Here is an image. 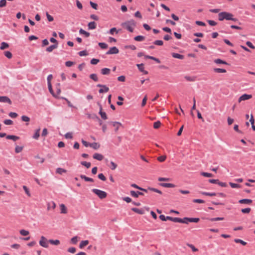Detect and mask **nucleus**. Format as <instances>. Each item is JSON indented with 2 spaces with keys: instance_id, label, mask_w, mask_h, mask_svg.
I'll return each mask as SVG.
<instances>
[{
  "instance_id": "nucleus-32",
  "label": "nucleus",
  "mask_w": 255,
  "mask_h": 255,
  "mask_svg": "<svg viewBox=\"0 0 255 255\" xmlns=\"http://www.w3.org/2000/svg\"><path fill=\"white\" fill-rule=\"evenodd\" d=\"M88 244H89V241L88 240L82 241L79 245V248L80 249H82L85 246H87Z\"/></svg>"
},
{
  "instance_id": "nucleus-3",
  "label": "nucleus",
  "mask_w": 255,
  "mask_h": 255,
  "mask_svg": "<svg viewBox=\"0 0 255 255\" xmlns=\"http://www.w3.org/2000/svg\"><path fill=\"white\" fill-rule=\"evenodd\" d=\"M92 192L97 195L101 199L106 198L107 196V193L106 192L99 189H92Z\"/></svg>"
},
{
  "instance_id": "nucleus-6",
  "label": "nucleus",
  "mask_w": 255,
  "mask_h": 255,
  "mask_svg": "<svg viewBox=\"0 0 255 255\" xmlns=\"http://www.w3.org/2000/svg\"><path fill=\"white\" fill-rule=\"evenodd\" d=\"M97 87L102 88L99 90V93H104L108 92L109 91V88L105 85L98 84Z\"/></svg>"
},
{
  "instance_id": "nucleus-13",
  "label": "nucleus",
  "mask_w": 255,
  "mask_h": 255,
  "mask_svg": "<svg viewBox=\"0 0 255 255\" xmlns=\"http://www.w3.org/2000/svg\"><path fill=\"white\" fill-rule=\"evenodd\" d=\"M110 123L112 124L113 127H115V130L116 132L118 131L119 127L122 126V124L118 122H110Z\"/></svg>"
},
{
  "instance_id": "nucleus-16",
  "label": "nucleus",
  "mask_w": 255,
  "mask_h": 255,
  "mask_svg": "<svg viewBox=\"0 0 255 255\" xmlns=\"http://www.w3.org/2000/svg\"><path fill=\"white\" fill-rule=\"evenodd\" d=\"M160 185L166 188H173L175 187V185L172 183H160Z\"/></svg>"
},
{
  "instance_id": "nucleus-12",
  "label": "nucleus",
  "mask_w": 255,
  "mask_h": 255,
  "mask_svg": "<svg viewBox=\"0 0 255 255\" xmlns=\"http://www.w3.org/2000/svg\"><path fill=\"white\" fill-rule=\"evenodd\" d=\"M130 195L135 198H137L138 197V195H143V193L141 192L137 191L135 192L134 191H131L130 192Z\"/></svg>"
},
{
  "instance_id": "nucleus-42",
  "label": "nucleus",
  "mask_w": 255,
  "mask_h": 255,
  "mask_svg": "<svg viewBox=\"0 0 255 255\" xmlns=\"http://www.w3.org/2000/svg\"><path fill=\"white\" fill-rule=\"evenodd\" d=\"M189 222L198 223L200 221L199 218H189L188 219Z\"/></svg>"
},
{
  "instance_id": "nucleus-15",
  "label": "nucleus",
  "mask_w": 255,
  "mask_h": 255,
  "mask_svg": "<svg viewBox=\"0 0 255 255\" xmlns=\"http://www.w3.org/2000/svg\"><path fill=\"white\" fill-rule=\"evenodd\" d=\"M137 66L140 71L143 72L144 74H148V72L147 71H145L144 70V68L143 64L141 63V64H137Z\"/></svg>"
},
{
  "instance_id": "nucleus-61",
  "label": "nucleus",
  "mask_w": 255,
  "mask_h": 255,
  "mask_svg": "<svg viewBox=\"0 0 255 255\" xmlns=\"http://www.w3.org/2000/svg\"><path fill=\"white\" fill-rule=\"evenodd\" d=\"M21 120L23 122H28L30 121V118L26 116H22L21 117Z\"/></svg>"
},
{
  "instance_id": "nucleus-20",
  "label": "nucleus",
  "mask_w": 255,
  "mask_h": 255,
  "mask_svg": "<svg viewBox=\"0 0 255 255\" xmlns=\"http://www.w3.org/2000/svg\"><path fill=\"white\" fill-rule=\"evenodd\" d=\"M7 139H12L13 141H16L19 139V137L14 135H8L6 136Z\"/></svg>"
},
{
  "instance_id": "nucleus-37",
  "label": "nucleus",
  "mask_w": 255,
  "mask_h": 255,
  "mask_svg": "<svg viewBox=\"0 0 255 255\" xmlns=\"http://www.w3.org/2000/svg\"><path fill=\"white\" fill-rule=\"evenodd\" d=\"M99 114L100 115L101 118L104 120H107L108 119L106 113L105 112L101 111L99 112Z\"/></svg>"
},
{
  "instance_id": "nucleus-26",
  "label": "nucleus",
  "mask_w": 255,
  "mask_h": 255,
  "mask_svg": "<svg viewBox=\"0 0 255 255\" xmlns=\"http://www.w3.org/2000/svg\"><path fill=\"white\" fill-rule=\"evenodd\" d=\"M214 62L216 64H225V65H229V63H228L226 61L223 60L221 59H216L214 60Z\"/></svg>"
},
{
  "instance_id": "nucleus-18",
  "label": "nucleus",
  "mask_w": 255,
  "mask_h": 255,
  "mask_svg": "<svg viewBox=\"0 0 255 255\" xmlns=\"http://www.w3.org/2000/svg\"><path fill=\"white\" fill-rule=\"evenodd\" d=\"M97 24L95 21L90 22L88 24V27L89 29H94L96 28Z\"/></svg>"
},
{
  "instance_id": "nucleus-17",
  "label": "nucleus",
  "mask_w": 255,
  "mask_h": 255,
  "mask_svg": "<svg viewBox=\"0 0 255 255\" xmlns=\"http://www.w3.org/2000/svg\"><path fill=\"white\" fill-rule=\"evenodd\" d=\"M58 45L57 44H54L53 45H50V46L46 48V51L48 52H52L54 49L57 48Z\"/></svg>"
},
{
  "instance_id": "nucleus-57",
  "label": "nucleus",
  "mask_w": 255,
  "mask_h": 255,
  "mask_svg": "<svg viewBox=\"0 0 255 255\" xmlns=\"http://www.w3.org/2000/svg\"><path fill=\"white\" fill-rule=\"evenodd\" d=\"M23 149L22 146H16L15 148V152L17 153L20 152Z\"/></svg>"
},
{
  "instance_id": "nucleus-54",
  "label": "nucleus",
  "mask_w": 255,
  "mask_h": 255,
  "mask_svg": "<svg viewBox=\"0 0 255 255\" xmlns=\"http://www.w3.org/2000/svg\"><path fill=\"white\" fill-rule=\"evenodd\" d=\"M110 164L111 166L110 167L112 170H115L117 167V164L113 161H111Z\"/></svg>"
},
{
  "instance_id": "nucleus-52",
  "label": "nucleus",
  "mask_w": 255,
  "mask_h": 255,
  "mask_svg": "<svg viewBox=\"0 0 255 255\" xmlns=\"http://www.w3.org/2000/svg\"><path fill=\"white\" fill-rule=\"evenodd\" d=\"M229 184L231 186V187L234 188H238L241 187V185L238 184L230 182Z\"/></svg>"
},
{
  "instance_id": "nucleus-5",
  "label": "nucleus",
  "mask_w": 255,
  "mask_h": 255,
  "mask_svg": "<svg viewBox=\"0 0 255 255\" xmlns=\"http://www.w3.org/2000/svg\"><path fill=\"white\" fill-rule=\"evenodd\" d=\"M48 241H47V239L44 236H41L40 238V240L39 241V244L41 246L44 248H48Z\"/></svg>"
},
{
  "instance_id": "nucleus-7",
  "label": "nucleus",
  "mask_w": 255,
  "mask_h": 255,
  "mask_svg": "<svg viewBox=\"0 0 255 255\" xmlns=\"http://www.w3.org/2000/svg\"><path fill=\"white\" fill-rule=\"evenodd\" d=\"M252 98V95H248L244 94L242 95L238 99L239 103L241 102L242 101L247 100Z\"/></svg>"
},
{
  "instance_id": "nucleus-55",
  "label": "nucleus",
  "mask_w": 255,
  "mask_h": 255,
  "mask_svg": "<svg viewBox=\"0 0 255 255\" xmlns=\"http://www.w3.org/2000/svg\"><path fill=\"white\" fill-rule=\"evenodd\" d=\"M19 233L21 235L24 236H27L29 234L28 231H26L25 230H21Z\"/></svg>"
},
{
  "instance_id": "nucleus-27",
  "label": "nucleus",
  "mask_w": 255,
  "mask_h": 255,
  "mask_svg": "<svg viewBox=\"0 0 255 255\" xmlns=\"http://www.w3.org/2000/svg\"><path fill=\"white\" fill-rule=\"evenodd\" d=\"M60 207L61 213L66 214L67 213V208L64 204H61L60 206Z\"/></svg>"
},
{
  "instance_id": "nucleus-23",
  "label": "nucleus",
  "mask_w": 255,
  "mask_h": 255,
  "mask_svg": "<svg viewBox=\"0 0 255 255\" xmlns=\"http://www.w3.org/2000/svg\"><path fill=\"white\" fill-rule=\"evenodd\" d=\"M144 57L146 59H149L153 60L155 61L157 63H160V60L158 58H155V57L151 56H149V55H144Z\"/></svg>"
},
{
  "instance_id": "nucleus-22",
  "label": "nucleus",
  "mask_w": 255,
  "mask_h": 255,
  "mask_svg": "<svg viewBox=\"0 0 255 255\" xmlns=\"http://www.w3.org/2000/svg\"><path fill=\"white\" fill-rule=\"evenodd\" d=\"M80 178L81 179L85 180V181L91 182H94L93 179H92L91 178H90V177H87V176H86L84 175H81L80 176Z\"/></svg>"
},
{
  "instance_id": "nucleus-43",
  "label": "nucleus",
  "mask_w": 255,
  "mask_h": 255,
  "mask_svg": "<svg viewBox=\"0 0 255 255\" xmlns=\"http://www.w3.org/2000/svg\"><path fill=\"white\" fill-rule=\"evenodd\" d=\"M99 46L103 49H107L108 47V44L106 43L100 42L99 43Z\"/></svg>"
},
{
  "instance_id": "nucleus-10",
  "label": "nucleus",
  "mask_w": 255,
  "mask_h": 255,
  "mask_svg": "<svg viewBox=\"0 0 255 255\" xmlns=\"http://www.w3.org/2000/svg\"><path fill=\"white\" fill-rule=\"evenodd\" d=\"M253 201L251 199H243L239 201V203L240 204H245L250 205L252 203Z\"/></svg>"
},
{
  "instance_id": "nucleus-62",
  "label": "nucleus",
  "mask_w": 255,
  "mask_h": 255,
  "mask_svg": "<svg viewBox=\"0 0 255 255\" xmlns=\"http://www.w3.org/2000/svg\"><path fill=\"white\" fill-rule=\"evenodd\" d=\"M90 4L93 8H94L95 9H97L98 4L97 3L91 1H90Z\"/></svg>"
},
{
  "instance_id": "nucleus-25",
  "label": "nucleus",
  "mask_w": 255,
  "mask_h": 255,
  "mask_svg": "<svg viewBox=\"0 0 255 255\" xmlns=\"http://www.w3.org/2000/svg\"><path fill=\"white\" fill-rule=\"evenodd\" d=\"M40 128L37 129L33 134L32 137L35 139H38L40 136Z\"/></svg>"
},
{
  "instance_id": "nucleus-19",
  "label": "nucleus",
  "mask_w": 255,
  "mask_h": 255,
  "mask_svg": "<svg viewBox=\"0 0 255 255\" xmlns=\"http://www.w3.org/2000/svg\"><path fill=\"white\" fill-rule=\"evenodd\" d=\"M172 56L173 58H177L179 59H183L184 58V56L183 55H181L177 53H172Z\"/></svg>"
},
{
  "instance_id": "nucleus-28",
  "label": "nucleus",
  "mask_w": 255,
  "mask_h": 255,
  "mask_svg": "<svg viewBox=\"0 0 255 255\" xmlns=\"http://www.w3.org/2000/svg\"><path fill=\"white\" fill-rule=\"evenodd\" d=\"M48 88L49 92L52 94V95L55 98H57V95L56 94V93H55L54 92V91L52 89V85L51 84L48 85Z\"/></svg>"
},
{
  "instance_id": "nucleus-9",
  "label": "nucleus",
  "mask_w": 255,
  "mask_h": 255,
  "mask_svg": "<svg viewBox=\"0 0 255 255\" xmlns=\"http://www.w3.org/2000/svg\"><path fill=\"white\" fill-rule=\"evenodd\" d=\"M0 102L7 103L9 104H11L10 99L6 96H0Z\"/></svg>"
},
{
  "instance_id": "nucleus-2",
  "label": "nucleus",
  "mask_w": 255,
  "mask_h": 255,
  "mask_svg": "<svg viewBox=\"0 0 255 255\" xmlns=\"http://www.w3.org/2000/svg\"><path fill=\"white\" fill-rule=\"evenodd\" d=\"M232 16H234L232 13L226 11H223L220 12L218 14V19L220 21H223L224 19L230 20L232 19Z\"/></svg>"
},
{
  "instance_id": "nucleus-34",
  "label": "nucleus",
  "mask_w": 255,
  "mask_h": 255,
  "mask_svg": "<svg viewBox=\"0 0 255 255\" xmlns=\"http://www.w3.org/2000/svg\"><path fill=\"white\" fill-rule=\"evenodd\" d=\"M134 39L137 41H142L145 39V37L142 35H138L134 37Z\"/></svg>"
},
{
  "instance_id": "nucleus-44",
  "label": "nucleus",
  "mask_w": 255,
  "mask_h": 255,
  "mask_svg": "<svg viewBox=\"0 0 255 255\" xmlns=\"http://www.w3.org/2000/svg\"><path fill=\"white\" fill-rule=\"evenodd\" d=\"M201 175L207 177H211L213 176V175L212 174L205 172H201Z\"/></svg>"
},
{
  "instance_id": "nucleus-30",
  "label": "nucleus",
  "mask_w": 255,
  "mask_h": 255,
  "mask_svg": "<svg viewBox=\"0 0 255 255\" xmlns=\"http://www.w3.org/2000/svg\"><path fill=\"white\" fill-rule=\"evenodd\" d=\"M207 220L214 222V221H222L224 220V218L223 217H216V218H207Z\"/></svg>"
},
{
  "instance_id": "nucleus-63",
  "label": "nucleus",
  "mask_w": 255,
  "mask_h": 255,
  "mask_svg": "<svg viewBox=\"0 0 255 255\" xmlns=\"http://www.w3.org/2000/svg\"><path fill=\"white\" fill-rule=\"evenodd\" d=\"M46 17L49 21H53V17L52 16L50 15L48 12H46Z\"/></svg>"
},
{
  "instance_id": "nucleus-38",
  "label": "nucleus",
  "mask_w": 255,
  "mask_h": 255,
  "mask_svg": "<svg viewBox=\"0 0 255 255\" xmlns=\"http://www.w3.org/2000/svg\"><path fill=\"white\" fill-rule=\"evenodd\" d=\"M67 172V170L62 168H58L56 169V172L57 173H58L59 174H62L63 173H66Z\"/></svg>"
},
{
  "instance_id": "nucleus-14",
  "label": "nucleus",
  "mask_w": 255,
  "mask_h": 255,
  "mask_svg": "<svg viewBox=\"0 0 255 255\" xmlns=\"http://www.w3.org/2000/svg\"><path fill=\"white\" fill-rule=\"evenodd\" d=\"M131 210L135 213H136L140 215H143L144 213V211L142 209H138L136 208H132Z\"/></svg>"
},
{
  "instance_id": "nucleus-8",
  "label": "nucleus",
  "mask_w": 255,
  "mask_h": 255,
  "mask_svg": "<svg viewBox=\"0 0 255 255\" xmlns=\"http://www.w3.org/2000/svg\"><path fill=\"white\" fill-rule=\"evenodd\" d=\"M119 52V50L118 48H117L116 47L114 46V47L110 48L109 50L106 52V54H107V55L114 54H117Z\"/></svg>"
},
{
  "instance_id": "nucleus-56",
  "label": "nucleus",
  "mask_w": 255,
  "mask_h": 255,
  "mask_svg": "<svg viewBox=\"0 0 255 255\" xmlns=\"http://www.w3.org/2000/svg\"><path fill=\"white\" fill-rule=\"evenodd\" d=\"M153 43L156 45L162 46L163 44V42L161 40H157L154 41Z\"/></svg>"
},
{
  "instance_id": "nucleus-39",
  "label": "nucleus",
  "mask_w": 255,
  "mask_h": 255,
  "mask_svg": "<svg viewBox=\"0 0 255 255\" xmlns=\"http://www.w3.org/2000/svg\"><path fill=\"white\" fill-rule=\"evenodd\" d=\"M8 47H9V45L8 43L4 42H2L1 43L0 48L1 50H3V49H5L8 48Z\"/></svg>"
},
{
  "instance_id": "nucleus-64",
  "label": "nucleus",
  "mask_w": 255,
  "mask_h": 255,
  "mask_svg": "<svg viewBox=\"0 0 255 255\" xmlns=\"http://www.w3.org/2000/svg\"><path fill=\"white\" fill-rule=\"evenodd\" d=\"M78 54L80 56H87L88 54L86 50L81 51Z\"/></svg>"
},
{
  "instance_id": "nucleus-35",
  "label": "nucleus",
  "mask_w": 255,
  "mask_h": 255,
  "mask_svg": "<svg viewBox=\"0 0 255 255\" xmlns=\"http://www.w3.org/2000/svg\"><path fill=\"white\" fill-rule=\"evenodd\" d=\"M213 70L216 73H226L227 72L226 69L219 68H214Z\"/></svg>"
},
{
  "instance_id": "nucleus-31",
  "label": "nucleus",
  "mask_w": 255,
  "mask_h": 255,
  "mask_svg": "<svg viewBox=\"0 0 255 255\" xmlns=\"http://www.w3.org/2000/svg\"><path fill=\"white\" fill-rule=\"evenodd\" d=\"M79 33L81 34H84L86 37H88L90 35L89 32L86 31L82 28L80 29Z\"/></svg>"
},
{
  "instance_id": "nucleus-59",
  "label": "nucleus",
  "mask_w": 255,
  "mask_h": 255,
  "mask_svg": "<svg viewBox=\"0 0 255 255\" xmlns=\"http://www.w3.org/2000/svg\"><path fill=\"white\" fill-rule=\"evenodd\" d=\"M3 123L6 125H11L13 124V122L11 120H5L3 121Z\"/></svg>"
},
{
  "instance_id": "nucleus-1",
  "label": "nucleus",
  "mask_w": 255,
  "mask_h": 255,
  "mask_svg": "<svg viewBox=\"0 0 255 255\" xmlns=\"http://www.w3.org/2000/svg\"><path fill=\"white\" fill-rule=\"evenodd\" d=\"M122 26L129 32L133 31V28L136 26V22L133 19H130L122 23Z\"/></svg>"
},
{
  "instance_id": "nucleus-47",
  "label": "nucleus",
  "mask_w": 255,
  "mask_h": 255,
  "mask_svg": "<svg viewBox=\"0 0 255 255\" xmlns=\"http://www.w3.org/2000/svg\"><path fill=\"white\" fill-rule=\"evenodd\" d=\"M4 55L8 59H10L12 58V55L10 51H6L4 52Z\"/></svg>"
},
{
  "instance_id": "nucleus-36",
  "label": "nucleus",
  "mask_w": 255,
  "mask_h": 255,
  "mask_svg": "<svg viewBox=\"0 0 255 255\" xmlns=\"http://www.w3.org/2000/svg\"><path fill=\"white\" fill-rule=\"evenodd\" d=\"M81 164L85 166L87 168H89L91 165V164L90 162L85 161H81Z\"/></svg>"
},
{
  "instance_id": "nucleus-51",
  "label": "nucleus",
  "mask_w": 255,
  "mask_h": 255,
  "mask_svg": "<svg viewBox=\"0 0 255 255\" xmlns=\"http://www.w3.org/2000/svg\"><path fill=\"white\" fill-rule=\"evenodd\" d=\"M78 242V237L75 236L71 239V243L72 244H76Z\"/></svg>"
},
{
  "instance_id": "nucleus-60",
  "label": "nucleus",
  "mask_w": 255,
  "mask_h": 255,
  "mask_svg": "<svg viewBox=\"0 0 255 255\" xmlns=\"http://www.w3.org/2000/svg\"><path fill=\"white\" fill-rule=\"evenodd\" d=\"M189 247H190L193 252H197L198 251V250L192 244H187V245Z\"/></svg>"
},
{
  "instance_id": "nucleus-46",
  "label": "nucleus",
  "mask_w": 255,
  "mask_h": 255,
  "mask_svg": "<svg viewBox=\"0 0 255 255\" xmlns=\"http://www.w3.org/2000/svg\"><path fill=\"white\" fill-rule=\"evenodd\" d=\"M148 190H150V191H153V192H155L158 193H159L160 194H162V192L160 190H158L157 189L154 188L148 187Z\"/></svg>"
},
{
  "instance_id": "nucleus-53",
  "label": "nucleus",
  "mask_w": 255,
  "mask_h": 255,
  "mask_svg": "<svg viewBox=\"0 0 255 255\" xmlns=\"http://www.w3.org/2000/svg\"><path fill=\"white\" fill-rule=\"evenodd\" d=\"M161 126V123L160 121H157L153 124V128L155 129L159 128Z\"/></svg>"
},
{
  "instance_id": "nucleus-33",
  "label": "nucleus",
  "mask_w": 255,
  "mask_h": 255,
  "mask_svg": "<svg viewBox=\"0 0 255 255\" xmlns=\"http://www.w3.org/2000/svg\"><path fill=\"white\" fill-rule=\"evenodd\" d=\"M56 94L57 95V97H58V95L61 93L60 84V83H57L56 85Z\"/></svg>"
},
{
  "instance_id": "nucleus-50",
  "label": "nucleus",
  "mask_w": 255,
  "mask_h": 255,
  "mask_svg": "<svg viewBox=\"0 0 255 255\" xmlns=\"http://www.w3.org/2000/svg\"><path fill=\"white\" fill-rule=\"evenodd\" d=\"M188 217H184L183 219L181 218L180 223L186 224H188L189 221H188Z\"/></svg>"
},
{
  "instance_id": "nucleus-58",
  "label": "nucleus",
  "mask_w": 255,
  "mask_h": 255,
  "mask_svg": "<svg viewBox=\"0 0 255 255\" xmlns=\"http://www.w3.org/2000/svg\"><path fill=\"white\" fill-rule=\"evenodd\" d=\"M98 178L102 181H106L107 178L103 173L99 174L98 176Z\"/></svg>"
},
{
  "instance_id": "nucleus-45",
  "label": "nucleus",
  "mask_w": 255,
  "mask_h": 255,
  "mask_svg": "<svg viewBox=\"0 0 255 255\" xmlns=\"http://www.w3.org/2000/svg\"><path fill=\"white\" fill-rule=\"evenodd\" d=\"M90 78L93 80L94 81L97 82L98 81V78L96 74H92L90 75Z\"/></svg>"
},
{
  "instance_id": "nucleus-49",
  "label": "nucleus",
  "mask_w": 255,
  "mask_h": 255,
  "mask_svg": "<svg viewBox=\"0 0 255 255\" xmlns=\"http://www.w3.org/2000/svg\"><path fill=\"white\" fill-rule=\"evenodd\" d=\"M251 211V209L250 208H247L245 209H242L241 210L242 213L244 214H249Z\"/></svg>"
},
{
  "instance_id": "nucleus-40",
  "label": "nucleus",
  "mask_w": 255,
  "mask_h": 255,
  "mask_svg": "<svg viewBox=\"0 0 255 255\" xmlns=\"http://www.w3.org/2000/svg\"><path fill=\"white\" fill-rule=\"evenodd\" d=\"M48 243H50L51 244L54 245H58L60 244V241L58 240H48Z\"/></svg>"
},
{
  "instance_id": "nucleus-21",
  "label": "nucleus",
  "mask_w": 255,
  "mask_h": 255,
  "mask_svg": "<svg viewBox=\"0 0 255 255\" xmlns=\"http://www.w3.org/2000/svg\"><path fill=\"white\" fill-rule=\"evenodd\" d=\"M111 70L109 68H104L101 69V72L103 75H109Z\"/></svg>"
},
{
  "instance_id": "nucleus-24",
  "label": "nucleus",
  "mask_w": 255,
  "mask_h": 255,
  "mask_svg": "<svg viewBox=\"0 0 255 255\" xmlns=\"http://www.w3.org/2000/svg\"><path fill=\"white\" fill-rule=\"evenodd\" d=\"M90 147L93 148L94 149H98L100 148V145L98 142H93L90 143Z\"/></svg>"
},
{
  "instance_id": "nucleus-41",
  "label": "nucleus",
  "mask_w": 255,
  "mask_h": 255,
  "mask_svg": "<svg viewBox=\"0 0 255 255\" xmlns=\"http://www.w3.org/2000/svg\"><path fill=\"white\" fill-rule=\"evenodd\" d=\"M234 241L236 243H240L243 246H246L247 245V243L241 239H236L234 240Z\"/></svg>"
},
{
  "instance_id": "nucleus-4",
  "label": "nucleus",
  "mask_w": 255,
  "mask_h": 255,
  "mask_svg": "<svg viewBox=\"0 0 255 255\" xmlns=\"http://www.w3.org/2000/svg\"><path fill=\"white\" fill-rule=\"evenodd\" d=\"M201 193L202 195H206V196H215L218 195L222 197H226V195L225 194H224V193H218L217 194L215 192L209 193V192H201Z\"/></svg>"
},
{
  "instance_id": "nucleus-29",
  "label": "nucleus",
  "mask_w": 255,
  "mask_h": 255,
  "mask_svg": "<svg viewBox=\"0 0 255 255\" xmlns=\"http://www.w3.org/2000/svg\"><path fill=\"white\" fill-rule=\"evenodd\" d=\"M131 186L132 187H134V188H135L136 189H139V190H140L141 191H143L145 192H147V189L142 188L138 186V185H137L136 184H135L134 183H133V184H131Z\"/></svg>"
},
{
  "instance_id": "nucleus-48",
  "label": "nucleus",
  "mask_w": 255,
  "mask_h": 255,
  "mask_svg": "<svg viewBox=\"0 0 255 255\" xmlns=\"http://www.w3.org/2000/svg\"><path fill=\"white\" fill-rule=\"evenodd\" d=\"M23 190H24L25 193L26 194V195L28 196V197H30L31 196V194L30 193V192H29V190L28 189V188L25 185L23 186Z\"/></svg>"
},
{
  "instance_id": "nucleus-11",
  "label": "nucleus",
  "mask_w": 255,
  "mask_h": 255,
  "mask_svg": "<svg viewBox=\"0 0 255 255\" xmlns=\"http://www.w3.org/2000/svg\"><path fill=\"white\" fill-rule=\"evenodd\" d=\"M93 157V158L99 161H102L104 159V156L102 154L98 153H94Z\"/></svg>"
}]
</instances>
